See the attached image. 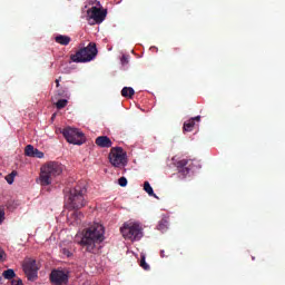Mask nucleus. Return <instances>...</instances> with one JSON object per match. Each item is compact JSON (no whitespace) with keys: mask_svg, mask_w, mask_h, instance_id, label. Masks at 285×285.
Returning <instances> with one entry per match:
<instances>
[{"mask_svg":"<svg viewBox=\"0 0 285 285\" xmlns=\"http://www.w3.org/2000/svg\"><path fill=\"white\" fill-rule=\"evenodd\" d=\"M61 253H62V255H66V257H72V253L68 248H62Z\"/></svg>","mask_w":285,"mask_h":285,"instance_id":"393cba45","label":"nucleus"},{"mask_svg":"<svg viewBox=\"0 0 285 285\" xmlns=\"http://www.w3.org/2000/svg\"><path fill=\"white\" fill-rule=\"evenodd\" d=\"M56 87L59 88V79H56Z\"/></svg>","mask_w":285,"mask_h":285,"instance_id":"2f4dec72","label":"nucleus"},{"mask_svg":"<svg viewBox=\"0 0 285 285\" xmlns=\"http://www.w3.org/2000/svg\"><path fill=\"white\" fill-rule=\"evenodd\" d=\"M52 119H55V114L52 115Z\"/></svg>","mask_w":285,"mask_h":285,"instance_id":"72a5a7b5","label":"nucleus"},{"mask_svg":"<svg viewBox=\"0 0 285 285\" xmlns=\"http://www.w3.org/2000/svg\"><path fill=\"white\" fill-rule=\"evenodd\" d=\"M62 136L68 141V144H73L75 146H81L86 141L83 132L78 129L67 127L62 130Z\"/></svg>","mask_w":285,"mask_h":285,"instance_id":"423d86ee","label":"nucleus"},{"mask_svg":"<svg viewBox=\"0 0 285 285\" xmlns=\"http://www.w3.org/2000/svg\"><path fill=\"white\" fill-rule=\"evenodd\" d=\"M85 195L86 187H81L78 185L75 188L70 189L66 195L68 208H71V210H79L83 208V206H86V198H83Z\"/></svg>","mask_w":285,"mask_h":285,"instance_id":"7ed1b4c3","label":"nucleus"},{"mask_svg":"<svg viewBox=\"0 0 285 285\" xmlns=\"http://www.w3.org/2000/svg\"><path fill=\"white\" fill-rule=\"evenodd\" d=\"M9 175H11L12 176V178L14 179V176L17 175V171H12L11 174H9Z\"/></svg>","mask_w":285,"mask_h":285,"instance_id":"7c9ffc66","label":"nucleus"},{"mask_svg":"<svg viewBox=\"0 0 285 285\" xmlns=\"http://www.w3.org/2000/svg\"><path fill=\"white\" fill-rule=\"evenodd\" d=\"M68 106V100L67 99H60L56 102V108L58 110H62V108H66Z\"/></svg>","mask_w":285,"mask_h":285,"instance_id":"aec40b11","label":"nucleus"},{"mask_svg":"<svg viewBox=\"0 0 285 285\" xmlns=\"http://www.w3.org/2000/svg\"><path fill=\"white\" fill-rule=\"evenodd\" d=\"M57 96H58V97L68 98V97H69V96H68V90H66V89H58V90H57Z\"/></svg>","mask_w":285,"mask_h":285,"instance_id":"4be33fe9","label":"nucleus"},{"mask_svg":"<svg viewBox=\"0 0 285 285\" xmlns=\"http://www.w3.org/2000/svg\"><path fill=\"white\" fill-rule=\"evenodd\" d=\"M87 14L89 19H92L95 21V23H104V21H106V16L108 14V11L106 9L91 7L87 11Z\"/></svg>","mask_w":285,"mask_h":285,"instance_id":"1a4fd4ad","label":"nucleus"},{"mask_svg":"<svg viewBox=\"0 0 285 285\" xmlns=\"http://www.w3.org/2000/svg\"><path fill=\"white\" fill-rule=\"evenodd\" d=\"M144 190L147 193V195H149V197H157V195H155V191L153 190V187L150 186V183L145 181Z\"/></svg>","mask_w":285,"mask_h":285,"instance_id":"f3484780","label":"nucleus"},{"mask_svg":"<svg viewBox=\"0 0 285 285\" xmlns=\"http://www.w3.org/2000/svg\"><path fill=\"white\" fill-rule=\"evenodd\" d=\"M158 230H161V233H166L168 230V219L163 218L158 224Z\"/></svg>","mask_w":285,"mask_h":285,"instance_id":"6ab92c4d","label":"nucleus"},{"mask_svg":"<svg viewBox=\"0 0 285 285\" xmlns=\"http://www.w3.org/2000/svg\"><path fill=\"white\" fill-rule=\"evenodd\" d=\"M52 119H55V114L52 115Z\"/></svg>","mask_w":285,"mask_h":285,"instance_id":"f704fd0d","label":"nucleus"},{"mask_svg":"<svg viewBox=\"0 0 285 285\" xmlns=\"http://www.w3.org/2000/svg\"><path fill=\"white\" fill-rule=\"evenodd\" d=\"M6 219V209L3 207H0V226L3 224Z\"/></svg>","mask_w":285,"mask_h":285,"instance_id":"b1692460","label":"nucleus"},{"mask_svg":"<svg viewBox=\"0 0 285 285\" xmlns=\"http://www.w3.org/2000/svg\"><path fill=\"white\" fill-rule=\"evenodd\" d=\"M23 273L29 282H35L37 279V273L39 268L37 267V261L32 258H27L22 264Z\"/></svg>","mask_w":285,"mask_h":285,"instance_id":"6e6552de","label":"nucleus"},{"mask_svg":"<svg viewBox=\"0 0 285 285\" xmlns=\"http://www.w3.org/2000/svg\"><path fill=\"white\" fill-rule=\"evenodd\" d=\"M120 233L125 239H130V242H139L144 237L141 227L137 224L126 223L121 228Z\"/></svg>","mask_w":285,"mask_h":285,"instance_id":"39448f33","label":"nucleus"},{"mask_svg":"<svg viewBox=\"0 0 285 285\" xmlns=\"http://www.w3.org/2000/svg\"><path fill=\"white\" fill-rule=\"evenodd\" d=\"M3 259H6V252L0 247V262H3Z\"/></svg>","mask_w":285,"mask_h":285,"instance_id":"cd10ccee","label":"nucleus"},{"mask_svg":"<svg viewBox=\"0 0 285 285\" xmlns=\"http://www.w3.org/2000/svg\"><path fill=\"white\" fill-rule=\"evenodd\" d=\"M11 285H23V281L21 278H13Z\"/></svg>","mask_w":285,"mask_h":285,"instance_id":"a878e982","label":"nucleus"},{"mask_svg":"<svg viewBox=\"0 0 285 285\" xmlns=\"http://www.w3.org/2000/svg\"><path fill=\"white\" fill-rule=\"evenodd\" d=\"M6 181L8 184H14V178L9 174V175L6 176Z\"/></svg>","mask_w":285,"mask_h":285,"instance_id":"bb28decb","label":"nucleus"},{"mask_svg":"<svg viewBox=\"0 0 285 285\" xmlns=\"http://www.w3.org/2000/svg\"><path fill=\"white\" fill-rule=\"evenodd\" d=\"M195 121H197V124H199V121H202V116H196L194 118H190L189 120L184 122L183 126V131L184 132H193L194 128H195Z\"/></svg>","mask_w":285,"mask_h":285,"instance_id":"ddd939ff","label":"nucleus"},{"mask_svg":"<svg viewBox=\"0 0 285 285\" xmlns=\"http://www.w3.org/2000/svg\"><path fill=\"white\" fill-rule=\"evenodd\" d=\"M160 257H166V255L164 254V250L160 252Z\"/></svg>","mask_w":285,"mask_h":285,"instance_id":"473e14b6","label":"nucleus"},{"mask_svg":"<svg viewBox=\"0 0 285 285\" xmlns=\"http://www.w3.org/2000/svg\"><path fill=\"white\" fill-rule=\"evenodd\" d=\"M2 276L4 279H14L17 277V274L14 273V269H7L2 273Z\"/></svg>","mask_w":285,"mask_h":285,"instance_id":"a211bd4d","label":"nucleus"},{"mask_svg":"<svg viewBox=\"0 0 285 285\" xmlns=\"http://www.w3.org/2000/svg\"><path fill=\"white\" fill-rule=\"evenodd\" d=\"M98 52L97 43L89 42L87 47H82L75 55H71L70 59L73 63H88L97 58Z\"/></svg>","mask_w":285,"mask_h":285,"instance_id":"20e7f679","label":"nucleus"},{"mask_svg":"<svg viewBox=\"0 0 285 285\" xmlns=\"http://www.w3.org/2000/svg\"><path fill=\"white\" fill-rule=\"evenodd\" d=\"M73 215L77 219H81V217H83V214L80 212H75Z\"/></svg>","mask_w":285,"mask_h":285,"instance_id":"c85d7f7f","label":"nucleus"},{"mask_svg":"<svg viewBox=\"0 0 285 285\" xmlns=\"http://www.w3.org/2000/svg\"><path fill=\"white\" fill-rule=\"evenodd\" d=\"M121 63H122V65L128 63V57L122 56V57H121Z\"/></svg>","mask_w":285,"mask_h":285,"instance_id":"c756f323","label":"nucleus"},{"mask_svg":"<svg viewBox=\"0 0 285 285\" xmlns=\"http://www.w3.org/2000/svg\"><path fill=\"white\" fill-rule=\"evenodd\" d=\"M24 155L27 157H37V159H43V153L32 145H27L24 148Z\"/></svg>","mask_w":285,"mask_h":285,"instance_id":"f8f14e48","label":"nucleus"},{"mask_svg":"<svg viewBox=\"0 0 285 285\" xmlns=\"http://www.w3.org/2000/svg\"><path fill=\"white\" fill-rule=\"evenodd\" d=\"M98 148H112V140L108 138V136H99L95 141Z\"/></svg>","mask_w":285,"mask_h":285,"instance_id":"4468645a","label":"nucleus"},{"mask_svg":"<svg viewBox=\"0 0 285 285\" xmlns=\"http://www.w3.org/2000/svg\"><path fill=\"white\" fill-rule=\"evenodd\" d=\"M68 273L61 269H53L50 274V282L55 285L68 284Z\"/></svg>","mask_w":285,"mask_h":285,"instance_id":"9d476101","label":"nucleus"},{"mask_svg":"<svg viewBox=\"0 0 285 285\" xmlns=\"http://www.w3.org/2000/svg\"><path fill=\"white\" fill-rule=\"evenodd\" d=\"M106 230L104 229V225L99 223H95L85 229L81 239L78 242L79 246L85 248L86 253H92L94 255L98 253L99 248H97L98 244H101L106 237L104 236Z\"/></svg>","mask_w":285,"mask_h":285,"instance_id":"f257e3e1","label":"nucleus"},{"mask_svg":"<svg viewBox=\"0 0 285 285\" xmlns=\"http://www.w3.org/2000/svg\"><path fill=\"white\" fill-rule=\"evenodd\" d=\"M121 95L128 99H131V97L135 96V89H132L131 87H125L121 90Z\"/></svg>","mask_w":285,"mask_h":285,"instance_id":"dca6fc26","label":"nucleus"},{"mask_svg":"<svg viewBox=\"0 0 285 285\" xmlns=\"http://www.w3.org/2000/svg\"><path fill=\"white\" fill-rule=\"evenodd\" d=\"M63 173V165L57 161H50L40 169L41 186H50L55 177H59Z\"/></svg>","mask_w":285,"mask_h":285,"instance_id":"f03ea898","label":"nucleus"},{"mask_svg":"<svg viewBox=\"0 0 285 285\" xmlns=\"http://www.w3.org/2000/svg\"><path fill=\"white\" fill-rule=\"evenodd\" d=\"M56 43H60V46H68L71 41V38L68 36L59 35L55 38Z\"/></svg>","mask_w":285,"mask_h":285,"instance_id":"2eb2a0df","label":"nucleus"},{"mask_svg":"<svg viewBox=\"0 0 285 285\" xmlns=\"http://www.w3.org/2000/svg\"><path fill=\"white\" fill-rule=\"evenodd\" d=\"M109 161L115 166V168H121V166H126V153H124V148H111L109 153Z\"/></svg>","mask_w":285,"mask_h":285,"instance_id":"0eeeda50","label":"nucleus"},{"mask_svg":"<svg viewBox=\"0 0 285 285\" xmlns=\"http://www.w3.org/2000/svg\"><path fill=\"white\" fill-rule=\"evenodd\" d=\"M140 266H141V268H144V271H150V265H148V263H146V256H141Z\"/></svg>","mask_w":285,"mask_h":285,"instance_id":"412c9836","label":"nucleus"},{"mask_svg":"<svg viewBox=\"0 0 285 285\" xmlns=\"http://www.w3.org/2000/svg\"><path fill=\"white\" fill-rule=\"evenodd\" d=\"M118 184H119V186H121L124 188V187L128 186V179H126V177H120L118 179Z\"/></svg>","mask_w":285,"mask_h":285,"instance_id":"5701e85b","label":"nucleus"},{"mask_svg":"<svg viewBox=\"0 0 285 285\" xmlns=\"http://www.w3.org/2000/svg\"><path fill=\"white\" fill-rule=\"evenodd\" d=\"M176 168L180 175L186 177L193 170V160L181 159L176 163Z\"/></svg>","mask_w":285,"mask_h":285,"instance_id":"9b49d317","label":"nucleus"}]
</instances>
